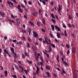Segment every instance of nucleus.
<instances>
[{
    "instance_id": "0eeeda50",
    "label": "nucleus",
    "mask_w": 78,
    "mask_h": 78,
    "mask_svg": "<svg viewBox=\"0 0 78 78\" xmlns=\"http://www.w3.org/2000/svg\"><path fill=\"white\" fill-rule=\"evenodd\" d=\"M10 50L12 51V53H14V48H11V47H10Z\"/></svg>"
},
{
    "instance_id": "79ce46f5",
    "label": "nucleus",
    "mask_w": 78,
    "mask_h": 78,
    "mask_svg": "<svg viewBox=\"0 0 78 78\" xmlns=\"http://www.w3.org/2000/svg\"><path fill=\"white\" fill-rule=\"evenodd\" d=\"M22 38L23 39V40L24 41H26V38H25V37H23Z\"/></svg>"
},
{
    "instance_id": "1a4fd4ad",
    "label": "nucleus",
    "mask_w": 78,
    "mask_h": 78,
    "mask_svg": "<svg viewBox=\"0 0 78 78\" xmlns=\"http://www.w3.org/2000/svg\"><path fill=\"white\" fill-rule=\"evenodd\" d=\"M60 35L61 34L59 33H57V37L58 38H61V37H60Z\"/></svg>"
},
{
    "instance_id": "e433bc0d",
    "label": "nucleus",
    "mask_w": 78,
    "mask_h": 78,
    "mask_svg": "<svg viewBox=\"0 0 78 78\" xmlns=\"http://www.w3.org/2000/svg\"><path fill=\"white\" fill-rule=\"evenodd\" d=\"M66 47L67 48H69V47H70V46H69V44H66Z\"/></svg>"
},
{
    "instance_id": "7ed1b4c3",
    "label": "nucleus",
    "mask_w": 78,
    "mask_h": 78,
    "mask_svg": "<svg viewBox=\"0 0 78 78\" xmlns=\"http://www.w3.org/2000/svg\"><path fill=\"white\" fill-rule=\"evenodd\" d=\"M38 14V12H34L32 13V15L34 17H37V15Z\"/></svg>"
},
{
    "instance_id": "de8ad7c7",
    "label": "nucleus",
    "mask_w": 78,
    "mask_h": 78,
    "mask_svg": "<svg viewBox=\"0 0 78 78\" xmlns=\"http://www.w3.org/2000/svg\"><path fill=\"white\" fill-rule=\"evenodd\" d=\"M11 2H9V1H7V3L8 4V5H10V4H11Z\"/></svg>"
},
{
    "instance_id": "58836bf2",
    "label": "nucleus",
    "mask_w": 78,
    "mask_h": 78,
    "mask_svg": "<svg viewBox=\"0 0 78 78\" xmlns=\"http://www.w3.org/2000/svg\"><path fill=\"white\" fill-rule=\"evenodd\" d=\"M28 3L29 5H32V3H31V2L30 1L28 2Z\"/></svg>"
},
{
    "instance_id": "f03ea898",
    "label": "nucleus",
    "mask_w": 78,
    "mask_h": 78,
    "mask_svg": "<svg viewBox=\"0 0 78 78\" xmlns=\"http://www.w3.org/2000/svg\"><path fill=\"white\" fill-rule=\"evenodd\" d=\"M72 52L73 53H76V48L75 47H73L72 48Z\"/></svg>"
},
{
    "instance_id": "20e7f679",
    "label": "nucleus",
    "mask_w": 78,
    "mask_h": 78,
    "mask_svg": "<svg viewBox=\"0 0 78 78\" xmlns=\"http://www.w3.org/2000/svg\"><path fill=\"white\" fill-rule=\"evenodd\" d=\"M12 55L13 57H15V58H18V55L15 52L13 53Z\"/></svg>"
},
{
    "instance_id": "39448f33",
    "label": "nucleus",
    "mask_w": 78,
    "mask_h": 78,
    "mask_svg": "<svg viewBox=\"0 0 78 78\" xmlns=\"http://www.w3.org/2000/svg\"><path fill=\"white\" fill-rule=\"evenodd\" d=\"M55 30H57V31H61V29H60L59 27L56 26H55Z\"/></svg>"
},
{
    "instance_id": "13d9d810",
    "label": "nucleus",
    "mask_w": 78,
    "mask_h": 78,
    "mask_svg": "<svg viewBox=\"0 0 78 78\" xmlns=\"http://www.w3.org/2000/svg\"><path fill=\"white\" fill-rule=\"evenodd\" d=\"M28 62L30 64H31V63H32V62H31V61H29L28 60Z\"/></svg>"
},
{
    "instance_id": "774afa93",
    "label": "nucleus",
    "mask_w": 78,
    "mask_h": 78,
    "mask_svg": "<svg viewBox=\"0 0 78 78\" xmlns=\"http://www.w3.org/2000/svg\"><path fill=\"white\" fill-rule=\"evenodd\" d=\"M76 16H77L78 17V13H76Z\"/></svg>"
},
{
    "instance_id": "5701e85b",
    "label": "nucleus",
    "mask_w": 78,
    "mask_h": 78,
    "mask_svg": "<svg viewBox=\"0 0 78 78\" xmlns=\"http://www.w3.org/2000/svg\"><path fill=\"white\" fill-rule=\"evenodd\" d=\"M31 26L32 27H34V23H32L31 24Z\"/></svg>"
},
{
    "instance_id": "c85d7f7f",
    "label": "nucleus",
    "mask_w": 78,
    "mask_h": 78,
    "mask_svg": "<svg viewBox=\"0 0 78 78\" xmlns=\"http://www.w3.org/2000/svg\"><path fill=\"white\" fill-rule=\"evenodd\" d=\"M63 63L64 64H65V65H66V66H67V62L66 61H64L63 62Z\"/></svg>"
},
{
    "instance_id": "49530a36",
    "label": "nucleus",
    "mask_w": 78,
    "mask_h": 78,
    "mask_svg": "<svg viewBox=\"0 0 78 78\" xmlns=\"http://www.w3.org/2000/svg\"><path fill=\"white\" fill-rule=\"evenodd\" d=\"M19 11L20 12H22V10L21 9V8H19Z\"/></svg>"
},
{
    "instance_id": "37998d69",
    "label": "nucleus",
    "mask_w": 78,
    "mask_h": 78,
    "mask_svg": "<svg viewBox=\"0 0 78 78\" xmlns=\"http://www.w3.org/2000/svg\"><path fill=\"white\" fill-rule=\"evenodd\" d=\"M11 17L12 19H14V15H13V14L11 15Z\"/></svg>"
},
{
    "instance_id": "052dcab7",
    "label": "nucleus",
    "mask_w": 78,
    "mask_h": 78,
    "mask_svg": "<svg viewBox=\"0 0 78 78\" xmlns=\"http://www.w3.org/2000/svg\"><path fill=\"white\" fill-rule=\"evenodd\" d=\"M3 53L4 55V57H5L6 56V54H5V53Z\"/></svg>"
},
{
    "instance_id": "473e14b6",
    "label": "nucleus",
    "mask_w": 78,
    "mask_h": 78,
    "mask_svg": "<svg viewBox=\"0 0 78 78\" xmlns=\"http://www.w3.org/2000/svg\"><path fill=\"white\" fill-rule=\"evenodd\" d=\"M23 71H24V72H25V73L26 74H27H27H28V73H27L28 72L27 71V70H25V69H24Z\"/></svg>"
},
{
    "instance_id": "3c124183",
    "label": "nucleus",
    "mask_w": 78,
    "mask_h": 78,
    "mask_svg": "<svg viewBox=\"0 0 78 78\" xmlns=\"http://www.w3.org/2000/svg\"><path fill=\"white\" fill-rule=\"evenodd\" d=\"M50 36H51V37H54L53 35V34H52L51 33L50 34Z\"/></svg>"
},
{
    "instance_id": "a211bd4d",
    "label": "nucleus",
    "mask_w": 78,
    "mask_h": 78,
    "mask_svg": "<svg viewBox=\"0 0 78 78\" xmlns=\"http://www.w3.org/2000/svg\"><path fill=\"white\" fill-rule=\"evenodd\" d=\"M37 23L38 27H40V25H41V23L39 22H37Z\"/></svg>"
},
{
    "instance_id": "7c9ffc66",
    "label": "nucleus",
    "mask_w": 78,
    "mask_h": 78,
    "mask_svg": "<svg viewBox=\"0 0 78 78\" xmlns=\"http://www.w3.org/2000/svg\"><path fill=\"white\" fill-rule=\"evenodd\" d=\"M66 32H67V31H66V30H65L64 31L65 36H67V33H66Z\"/></svg>"
},
{
    "instance_id": "8fccbe9b",
    "label": "nucleus",
    "mask_w": 78,
    "mask_h": 78,
    "mask_svg": "<svg viewBox=\"0 0 78 78\" xmlns=\"http://www.w3.org/2000/svg\"><path fill=\"white\" fill-rule=\"evenodd\" d=\"M68 26L69 27H72V26H71V25L69 24H68Z\"/></svg>"
},
{
    "instance_id": "338daca9",
    "label": "nucleus",
    "mask_w": 78,
    "mask_h": 78,
    "mask_svg": "<svg viewBox=\"0 0 78 78\" xmlns=\"http://www.w3.org/2000/svg\"><path fill=\"white\" fill-rule=\"evenodd\" d=\"M46 55L47 58H49V55L48 54H46Z\"/></svg>"
},
{
    "instance_id": "b1692460",
    "label": "nucleus",
    "mask_w": 78,
    "mask_h": 78,
    "mask_svg": "<svg viewBox=\"0 0 78 78\" xmlns=\"http://www.w3.org/2000/svg\"><path fill=\"white\" fill-rule=\"evenodd\" d=\"M62 70L63 73H64V74H66V71H64V69H62Z\"/></svg>"
},
{
    "instance_id": "0e129e2a",
    "label": "nucleus",
    "mask_w": 78,
    "mask_h": 78,
    "mask_svg": "<svg viewBox=\"0 0 78 78\" xmlns=\"http://www.w3.org/2000/svg\"><path fill=\"white\" fill-rule=\"evenodd\" d=\"M63 27L64 28H66V25H63Z\"/></svg>"
},
{
    "instance_id": "bf43d9fd",
    "label": "nucleus",
    "mask_w": 78,
    "mask_h": 78,
    "mask_svg": "<svg viewBox=\"0 0 78 78\" xmlns=\"http://www.w3.org/2000/svg\"><path fill=\"white\" fill-rule=\"evenodd\" d=\"M13 42H17V41H16V40H13Z\"/></svg>"
},
{
    "instance_id": "c9c22d12",
    "label": "nucleus",
    "mask_w": 78,
    "mask_h": 78,
    "mask_svg": "<svg viewBox=\"0 0 78 78\" xmlns=\"http://www.w3.org/2000/svg\"><path fill=\"white\" fill-rule=\"evenodd\" d=\"M41 30L42 31L44 32V33H45V30H44V29H41Z\"/></svg>"
},
{
    "instance_id": "f3484780",
    "label": "nucleus",
    "mask_w": 78,
    "mask_h": 78,
    "mask_svg": "<svg viewBox=\"0 0 78 78\" xmlns=\"http://www.w3.org/2000/svg\"><path fill=\"white\" fill-rule=\"evenodd\" d=\"M59 56L57 55V56L56 59L58 62H59Z\"/></svg>"
},
{
    "instance_id": "423d86ee",
    "label": "nucleus",
    "mask_w": 78,
    "mask_h": 78,
    "mask_svg": "<svg viewBox=\"0 0 78 78\" xmlns=\"http://www.w3.org/2000/svg\"><path fill=\"white\" fill-rule=\"evenodd\" d=\"M41 21L42 23H43L44 25H46V24L45 23V21L44 19L42 18V19Z\"/></svg>"
},
{
    "instance_id": "bb28decb",
    "label": "nucleus",
    "mask_w": 78,
    "mask_h": 78,
    "mask_svg": "<svg viewBox=\"0 0 78 78\" xmlns=\"http://www.w3.org/2000/svg\"><path fill=\"white\" fill-rule=\"evenodd\" d=\"M51 20L52 22H53V23H55V22H56V20H54V19H53V18H52Z\"/></svg>"
},
{
    "instance_id": "ddd939ff",
    "label": "nucleus",
    "mask_w": 78,
    "mask_h": 78,
    "mask_svg": "<svg viewBox=\"0 0 78 78\" xmlns=\"http://www.w3.org/2000/svg\"><path fill=\"white\" fill-rule=\"evenodd\" d=\"M27 40L29 42H31V39L30 37H27Z\"/></svg>"
},
{
    "instance_id": "4be33fe9",
    "label": "nucleus",
    "mask_w": 78,
    "mask_h": 78,
    "mask_svg": "<svg viewBox=\"0 0 78 78\" xmlns=\"http://www.w3.org/2000/svg\"><path fill=\"white\" fill-rule=\"evenodd\" d=\"M40 59L41 61H42V62H44V60L43 59V58H42V57L41 56H40Z\"/></svg>"
},
{
    "instance_id": "6e6d98bb",
    "label": "nucleus",
    "mask_w": 78,
    "mask_h": 78,
    "mask_svg": "<svg viewBox=\"0 0 78 78\" xmlns=\"http://www.w3.org/2000/svg\"><path fill=\"white\" fill-rule=\"evenodd\" d=\"M37 72H39V69L38 68V67H37Z\"/></svg>"
},
{
    "instance_id": "2f4dec72",
    "label": "nucleus",
    "mask_w": 78,
    "mask_h": 78,
    "mask_svg": "<svg viewBox=\"0 0 78 78\" xmlns=\"http://www.w3.org/2000/svg\"><path fill=\"white\" fill-rule=\"evenodd\" d=\"M24 17L26 19H27V14L24 16Z\"/></svg>"
},
{
    "instance_id": "a18cd8bd",
    "label": "nucleus",
    "mask_w": 78,
    "mask_h": 78,
    "mask_svg": "<svg viewBox=\"0 0 78 78\" xmlns=\"http://www.w3.org/2000/svg\"><path fill=\"white\" fill-rule=\"evenodd\" d=\"M19 44H22V42L21 41H19L18 42Z\"/></svg>"
},
{
    "instance_id": "6e6552de",
    "label": "nucleus",
    "mask_w": 78,
    "mask_h": 78,
    "mask_svg": "<svg viewBox=\"0 0 78 78\" xmlns=\"http://www.w3.org/2000/svg\"><path fill=\"white\" fill-rule=\"evenodd\" d=\"M0 15L2 16V17H4V16H5V13L3 12H2V13H1Z\"/></svg>"
},
{
    "instance_id": "393cba45",
    "label": "nucleus",
    "mask_w": 78,
    "mask_h": 78,
    "mask_svg": "<svg viewBox=\"0 0 78 78\" xmlns=\"http://www.w3.org/2000/svg\"><path fill=\"white\" fill-rule=\"evenodd\" d=\"M15 68L18 70H19V67H17V66H15Z\"/></svg>"
},
{
    "instance_id": "f257e3e1",
    "label": "nucleus",
    "mask_w": 78,
    "mask_h": 78,
    "mask_svg": "<svg viewBox=\"0 0 78 78\" xmlns=\"http://www.w3.org/2000/svg\"><path fill=\"white\" fill-rule=\"evenodd\" d=\"M33 36H34V37H37V36H38V34L36 32L33 31Z\"/></svg>"
},
{
    "instance_id": "a19ab883",
    "label": "nucleus",
    "mask_w": 78,
    "mask_h": 78,
    "mask_svg": "<svg viewBox=\"0 0 78 78\" xmlns=\"http://www.w3.org/2000/svg\"><path fill=\"white\" fill-rule=\"evenodd\" d=\"M22 57L23 58H25V56L24 54H22Z\"/></svg>"
},
{
    "instance_id": "72a5a7b5",
    "label": "nucleus",
    "mask_w": 78,
    "mask_h": 78,
    "mask_svg": "<svg viewBox=\"0 0 78 78\" xmlns=\"http://www.w3.org/2000/svg\"><path fill=\"white\" fill-rule=\"evenodd\" d=\"M21 70L22 71H21V72H23V71L24 70V69H23V67L21 66Z\"/></svg>"
},
{
    "instance_id": "e2e57ef3",
    "label": "nucleus",
    "mask_w": 78,
    "mask_h": 78,
    "mask_svg": "<svg viewBox=\"0 0 78 78\" xmlns=\"http://www.w3.org/2000/svg\"><path fill=\"white\" fill-rule=\"evenodd\" d=\"M50 3L52 5H53V2L52 1H51Z\"/></svg>"
},
{
    "instance_id": "603ef678",
    "label": "nucleus",
    "mask_w": 78,
    "mask_h": 78,
    "mask_svg": "<svg viewBox=\"0 0 78 78\" xmlns=\"http://www.w3.org/2000/svg\"><path fill=\"white\" fill-rule=\"evenodd\" d=\"M42 3H43V4L44 5H45V2L43 1H42Z\"/></svg>"
},
{
    "instance_id": "9d476101",
    "label": "nucleus",
    "mask_w": 78,
    "mask_h": 78,
    "mask_svg": "<svg viewBox=\"0 0 78 78\" xmlns=\"http://www.w3.org/2000/svg\"><path fill=\"white\" fill-rule=\"evenodd\" d=\"M5 76V77H6L8 75V72L6 71H5L4 72Z\"/></svg>"
},
{
    "instance_id": "5fc2aeb1",
    "label": "nucleus",
    "mask_w": 78,
    "mask_h": 78,
    "mask_svg": "<svg viewBox=\"0 0 78 78\" xmlns=\"http://www.w3.org/2000/svg\"><path fill=\"white\" fill-rule=\"evenodd\" d=\"M49 53H50V52H51V49H49Z\"/></svg>"
},
{
    "instance_id": "f704fd0d",
    "label": "nucleus",
    "mask_w": 78,
    "mask_h": 78,
    "mask_svg": "<svg viewBox=\"0 0 78 78\" xmlns=\"http://www.w3.org/2000/svg\"><path fill=\"white\" fill-rule=\"evenodd\" d=\"M12 77H13L14 78H17V76L16 75H12Z\"/></svg>"
},
{
    "instance_id": "ea45409f",
    "label": "nucleus",
    "mask_w": 78,
    "mask_h": 78,
    "mask_svg": "<svg viewBox=\"0 0 78 78\" xmlns=\"http://www.w3.org/2000/svg\"><path fill=\"white\" fill-rule=\"evenodd\" d=\"M29 30V33H31V28H28Z\"/></svg>"
},
{
    "instance_id": "2eb2a0df",
    "label": "nucleus",
    "mask_w": 78,
    "mask_h": 78,
    "mask_svg": "<svg viewBox=\"0 0 78 78\" xmlns=\"http://www.w3.org/2000/svg\"><path fill=\"white\" fill-rule=\"evenodd\" d=\"M51 26L52 28V31H55V28H54V25H51Z\"/></svg>"
},
{
    "instance_id": "aec40b11",
    "label": "nucleus",
    "mask_w": 78,
    "mask_h": 78,
    "mask_svg": "<svg viewBox=\"0 0 78 78\" xmlns=\"http://www.w3.org/2000/svg\"><path fill=\"white\" fill-rule=\"evenodd\" d=\"M22 32L23 33H27V31L23 29L22 30Z\"/></svg>"
},
{
    "instance_id": "f8f14e48",
    "label": "nucleus",
    "mask_w": 78,
    "mask_h": 78,
    "mask_svg": "<svg viewBox=\"0 0 78 78\" xmlns=\"http://www.w3.org/2000/svg\"><path fill=\"white\" fill-rule=\"evenodd\" d=\"M4 51L5 53L6 54H9V53H8V50H6L5 49H4Z\"/></svg>"
},
{
    "instance_id": "680f3d73",
    "label": "nucleus",
    "mask_w": 78,
    "mask_h": 78,
    "mask_svg": "<svg viewBox=\"0 0 78 78\" xmlns=\"http://www.w3.org/2000/svg\"><path fill=\"white\" fill-rule=\"evenodd\" d=\"M55 42H58V40H57V39H55Z\"/></svg>"
},
{
    "instance_id": "cd10ccee",
    "label": "nucleus",
    "mask_w": 78,
    "mask_h": 78,
    "mask_svg": "<svg viewBox=\"0 0 78 78\" xmlns=\"http://www.w3.org/2000/svg\"><path fill=\"white\" fill-rule=\"evenodd\" d=\"M9 22H11L12 23H15V21H14L13 20H10Z\"/></svg>"
},
{
    "instance_id": "09e8293b",
    "label": "nucleus",
    "mask_w": 78,
    "mask_h": 78,
    "mask_svg": "<svg viewBox=\"0 0 78 78\" xmlns=\"http://www.w3.org/2000/svg\"><path fill=\"white\" fill-rule=\"evenodd\" d=\"M46 44H48V45H51L52 43H51V42H50L49 43H46Z\"/></svg>"
},
{
    "instance_id": "dca6fc26",
    "label": "nucleus",
    "mask_w": 78,
    "mask_h": 78,
    "mask_svg": "<svg viewBox=\"0 0 78 78\" xmlns=\"http://www.w3.org/2000/svg\"><path fill=\"white\" fill-rule=\"evenodd\" d=\"M24 54L26 56H28L29 57V54L28 53H27V52H24Z\"/></svg>"
},
{
    "instance_id": "412c9836",
    "label": "nucleus",
    "mask_w": 78,
    "mask_h": 78,
    "mask_svg": "<svg viewBox=\"0 0 78 78\" xmlns=\"http://www.w3.org/2000/svg\"><path fill=\"white\" fill-rule=\"evenodd\" d=\"M51 16L52 17V18H53V19H55V16H54V15H53V13L51 14Z\"/></svg>"
},
{
    "instance_id": "9b49d317",
    "label": "nucleus",
    "mask_w": 78,
    "mask_h": 78,
    "mask_svg": "<svg viewBox=\"0 0 78 78\" xmlns=\"http://www.w3.org/2000/svg\"><path fill=\"white\" fill-rule=\"evenodd\" d=\"M45 67L47 70H50V67H49V66H46Z\"/></svg>"
},
{
    "instance_id": "a878e982",
    "label": "nucleus",
    "mask_w": 78,
    "mask_h": 78,
    "mask_svg": "<svg viewBox=\"0 0 78 78\" xmlns=\"http://www.w3.org/2000/svg\"><path fill=\"white\" fill-rule=\"evenodd\" d=\"M68 16H69L68 17L69 19H70V20H72V16H70V15L68 14Z\"/></svg>"
},
{
    "instance_id": "4d7b16f0",
    "label": "nucleus",
    "mask_w": 78,
    "mask_h": 78,
    "mask_svg": "<svg viewBox=\"0 0 78 78\" xmlns=\"http://www.w3.org/2000/svg\"><path fill=\"white\" fill-rule=\"evenodd\" d=\"M21 6L23 7V8H25V6L22 4L21 5Z\"/></svg>"
},
{
    "instance_id": "6ab92c4d",
    "label": "nucleus",
    "mask_w": 78,
    "mask_h": 78,
    "mask_svg": "<svg viewBox=\"0 0 78 78\" xmlns=\"http://www.w3.org/2000/svg\"><path fill=\"white\" fill-rule=\"evenodd\" d=\"M27 43V45L26 46V47H27V48H30V44H29V43Z\"/></svg>"
},
{
    "instance_id": "69168bd1",
    "label": "nucleus",
    "mask_w": 78,
    "mask_h": 78,
    "mask_svg": "<svg viewBox=\"0 0 78 78\" xmlns=\"http://www.w3.org/2000/svg\"><path fill=\"white\" fill-rule=\"evenodd\" d=\"M35 45H38L39 43H38L37 42L35 43Z\"/></svg>"
},
{
    "instance_id": "4468645a",
    "label": "nucleus",
    "mask_w": 78,
    "mask_h": 78,
    "mask_svg": "<svg viewBox=\"0 0 78 78\" xmlns=\"http://www.w3.org/2000/svg\"><path fill=\"white\" fill-rule=\"evenodd\" d=\"M46 74H47V75H48V77H50L51 76H50L51 74H50V73H49L48 72H46Z\"/></svg>"
},
{
    "instance_id": "4c0bfd02",
    "label": "nucleus",
    "mask_w": 78,
    "mask_h": 78,
    "mask_svg": "<svg viewBox=\"0 0 78 78\" xmlns=\"http://www.w3.org/2000/svg\"><path fill=\"white\" fill-rule=\"evenodd\" d=\"M51 47H55V44H52L51 45Z\"/></svg>"
},
{
    "instance_id": "c756f323",
    "label": "nucleus",
    "mask_w": 78,
    "mask_h": 78,
    "mask_svg": "<svg viewBox=\"0 0 78 78\" xmlns=\"http://www.w3.org/2000/svg\"><path fill=\"white\" fill-rule=\"evenodd\" d=\"M55 69L56 70H58V71H60V69H59V68H58L55 67Z\"/></svg>"
},
{
    "instance_id": "c03bdc74",
    "label": "nucleus",
    "mask_w": 78,
    "mask_h": 78,
    "mask_svg": "<svg viewBox=\"0 0 78 78\" xmlns=\"http://www.w3.org/2000/svg\"><path fill=\"white\" fill-rule=\"evenodd\" d=\"M10 4L12 5V6L13 7V6H14V5H13V3H12L11 2H10Z\"/></svg>"
},
{
    "instance_id": "864d4df0",
    "label": "nucleus",
    "mask_w": 78,
    "mask_h": 78,
    "mask_svg": "<svg viewBox=\"0 0 78 78\" xmlns=\"http://www.w3.org/2000/svg\"><path fill=\"white\" fill-rule=\"evenodd\" d=\"M40 64L41 66H43V63L42 62H40Z\"/></svg>"
}]
</instances>
